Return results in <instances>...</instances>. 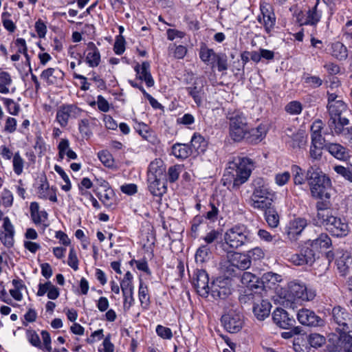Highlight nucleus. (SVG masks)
I'll return each instance as SVG.
<instances>
[{
	"label": "nucleus",
	"instance_id": "obj_1",
	"mask_svg": "<svg viewBox=\"0 0 352 352\" xmlns=\"http://www.w3.org/2000/svg\"><path fill=\"white\" fill-rule=\"evenodd\" d=\"M329 120V127L332 133L341 136L346 142L352 141V126L345 117L348 113L347 105L344 101L327 105Z\"/></svg>",
	"mask_w": 352,
	"mask_h": 352
},
{
	"label": "nucleus",
	"instance_id": "obj_2",
	"mask_svg": "<svg viewBox=\"0 0 352 352\" xmlns=\"http://www.w3.org/2000/svg\"><path fill=\"white\" fill-rule=\"evenodd\" d=\"M254 162L246 157H236L229 162L223 175V184H232L233 189H238L246 182L254 169Z\"/></svg>",
	"mask_w": 352,
	"mask_h": 352
},
{
	"label": "nucleus",
	"instance_id": "obj_3",
	"mask_svg": "<svg viewBox=\"0 0 352 352\" xmlns=\"http://www.w3.org/2000/svg\"><path fill=\"white\" fill-rule=\"evenodd\" d=\"M306 179L310 188L311 196L318 199H330L331 180L318 168L311 166L307 171Z\"/></svg>",
	"mask_w": 352,
	"mask_h": 352
},
{
	"label": "nucleus",
	"instance_id": "obj_4",
	"mask_svg": "<svg viewBox=\"0 0 352 352\" xmlns=\"http://www.w3.org/2000/svg\"><path fill=\"white\" fill-rule=\"evenodd\" d=\"M224 241L219 243L224 252L230 251L228 248L237 249L251 241L250 230L243 224L235 225L226 232Z\"/></svg>",
	"mask_w": 352,
	"mask_h": 352
},
{
	"label": "nucleus",
	"instance_id": "obj_5",
	"mask_svg": "<svg viewBox=\"0 0 352 352\" xmlns=\"http://www.w3.org/2000/svg\"><path fill=\"white\" fill-rule=\"evenodd\" d=\"M148 189L151 193L161 197L166 192L165 167L162 162H153L149 166Z\"/></svg>",
	"mask_w": 352,
	"mask_h": 352
},
{
	"label": "nucleus",
	"instance_id": "obj_6",
	"mask_svg": "<svg viewBox=\"0 0 352 352\" xmlns=\"http://www.w3.org/2000/svg\"><path fill=\"white\" fill-rule=\"evenodd\" d=\"M254 185L255 188L250 198L252 206L261 210L269 208L272 206L274 194L263 184L261 179L255 181Z\"/></svg>",
	"mask_w": 352,
	"mask_h": 352
},
{
	"label": "nucleus",
	"instance_id": "obj_7",
	"mask_svg": "<svg viewBox=\"0 0 352 352\" xmlns=\"http://www.w3.org/2000/svg\"><path fill=\"white\" fill-rule=\"evenodd\" d=\"M318 223L322 224L332 235L338 237L345 236L349 232L348 223L331 213Z\"/></svg>",
	"mask_w": 352,
	"mask_h": 352
},
{
	"label": "nucleus",
	"instance_id": "obj_8",
	"mask_svg": "<svg viewBox=\"0 0 352 352\" xmlns=\"http://www.w3.org/2000/svg\"><path fill=\"white\" fill-rule=\"evenodd\" d=\"M232 307L234 306L231 305ZM225 309V314L221 317V322L223 324L225 329L231 333L239 332L243 327V320L239 312L233 308L230 309L226 306L223 307Z\"/></svg>",
	"mask_w": 352,
	"mask_h": 352
},
{
	"label": "nucleus",
	"instance_id": "obj_9",
	"mask_svg": "<svg viewBox=\"0 0 352 352\" xmlns=\"http://www.w3.org/2000/svg\"><path fill=\"white\" fill-rule=\"evenodd\" d=\"M82 110L74 104L60 106L56 112V120L62 127H65L69 119L78 118Z\"/></svg>",
	"mask_w": 352,
	"mask_h": 352
},
{
	"label": "nucleus",
	"instance_id": "obj_10",
	"mask_svg": "<svg viewBox=\"0 0 352 352\" xmlns=\"http://www.w3.org/2000/svg\"><path fill=\"white\" fill-rule=\"evenodd\" d=\"M212 297L215 299L226 300L231 295L230 281L218 278L213 281L210 289Z\"/></svg>",
	"mask_w": 352,
	"mask_h": 352
},
{
	"label": "nucleus",
	"instance_id": "obj_11",
	"mask_svg": "<svg viewBox=\"0 0 352 352\" xmlns=\"http://www.w3.org/2000/svg\"><path fill=\"white\" fill-rule=\"evenodd\" d=\"M297 318L300 324L305 326L318 327L324 324V320L314 311L301 309L297 313Z\"/></svg>",
	"mask_w": 352,
	"mask_h": 352
},
{
	"label": "nucleus",
	"instance_id": "obj_12",
	"mask_svg": "<svg viewBox=\"0 0 352 352\" xmlns=\"http://www.w3.org/2000/svg\"><path fill=\"white\" fill-rule=\"evenodd\" d=\"M208 282L209 278L206 272L204 270H197L195 273L192 283L199 296L204 298L208 296L210 289Z\"/></svg>",
	"mask_w": 352,
	"mask_h": 352
},
{
	"label": "nucleus",
	"instance_id": "obj_13",
	"mask_svg": "<svg viewBox=\"0 0 352 352\" xmlns=\"http://www.w3.org/2000/svg\"><path fill=\"white\" fill-rule=\"evenodd\" d=\"M227 258L240 270H245L251 266V256L236 252L227 251Z\"/></svg>",
	"mask_w": 352,
	"mask_h": 352
},
{
	"label": "nucleus",
	"instance_id": "obj_14",
	"mask_svg": "<svg viewBox=\"0 0 352 352\" xmlns=\"http://www.w3.org/2000/svg\"><path fill=\"white\" fill-rule=\"evenodd\" d=\"M289 296L294 299H300L302 300H311L314 296V292L307 291L305 285L298 283H290L289 285Z\"/></svg>",
	"mask_w": 352,
	"mask_h": 352
},
{
	"label": "nucleus",
	"instance_id": "obj_15",
	"mask_svg": "<svg viewBox=\"0 0 352 352\" xmlns=\"http://www.w3.org/2000/svg\"><path fill=\"white\" fill-rule=\"evenodd\" d=\"M272 318L274 322L283 329H289L296 324V320L293 318H289L288 313L282 308H276L273 312Z\"/></svg>",
	"mask_w": 352,
	"mask_h": 352
},
{
	"label": "nucleus",
	"instance_id": "obj_16",
	"mask_svg": "<svg viewBox=\"0 0 352 352\" xmlns=\"http://www.w3.org/2000/svg\"><path fill=\"white\" fill-rule=\"evenodd\" d=\"M271 307V303L261 297L260 301H256L253 305L252 311L256 319L261 321L269 317Z\"/></svg>",
	"mask_w": 352,
	"mask_h": 352
},
{
	"label": "nucleus",
	"instance_id": "obj_17",
	"mask_svg": "<svg viewBox=\"0 0 352 352\" xmlns=\"http://www.w3.org/2000/svg\"><path fill=\"white\" fill-rule=\"evenodd\" d=\"M266 133L267 130L264 125L261 124L252 129L249 126L243 140L249 144H256L265 137Z\"/></svg>",
	"mask_w": 352,
	"mask_h": 352
},
{
	"label": "nucleus",
	"instance_id": "obj_18",
	"mask_svg": "<svg viewBox=\"0 0 352 352\" xmlns=\"http://www.w3.org/2000/svg\"><path fill=\"white\" fill-rule=\"evenodd\" d=\"M3 231L0 234V240L4 245L11 247L14 244V227L8 217L3 219Z\"/></svg>",
	"mask_w": 352,
	"mask_h": 352
},
{
	"label": "nucleus",
	"instance_id": "obj_19",
	"mask_svg": "<svg viewBox=\"0 0 352 352\" xmlns=\"http://www.w3.org/2000/svg\"><path fill=\"white\" fill-rule=\"evenodd\" d=\"M324 148L339 160L346 161L349 158L348 149L340 144L327 143L324 145Z\"/></svg>",
	"mask_w": 352,
	"mask_h": 352
},
{
	"label": "nucleus",
	"instance_id": "obj_20",
	"mask_svg": "<svg viewBox=\"0 0 352 352\" xmlns=\"http://www.w3.org/2000/svg\"><path fill=\"white\" fill-rule=\"evenodd\" d=\"M242 284L253 290L254 289H262L264 287L263 282L260 280L258 277L251 272H243L241 278Z\"/></svg>",
	"mask_w": 352,
	"mask_h": 352
},
{
	"label": "nucleus",
	"instance_id": "obj_21",
	"mask_svg": "<svg viewBox=\"0 0 352 352\" xmlns=\"http://www.w3.org/2000/svg\"><path fill=\"white\" fill-rule=\"evenodd\" d=\"M150 64L148 62H143L140 66L135 67V71L139 74V78L144 80L148 87H152L154 85V80L149 71Z\"/></svg>",
	"mask_w": 352,
	"mask_h": 352
},
{
	"label": "nucleus",
	"instance_id": "obj_22",
	"mask_svg": "<svg viewBox=\"0 0 352 352\" xmlns=\"http://www.w3.org/2000/svg\"><path fill=\"white\" fill-rule=\"evenodd\" d=\"M88 53L86 56L87 63L90 67H97L100 62V54L98 49L93 42L87 44Z\"/></svg>",
	"mask_w": 352,
	"mask_h": 352
},
{
	"label": "nucleus",
	"instance_id": "obj_23",
	"mask_svg": "<svg viewBox=\"0 0 352 352\" xmlns=\"http://www.w3.org/2000/svg\"><path fill=\"white\" fill-rule=\"evenodd\" d=\"M307 225V220L305 219L298 218L295 219L289 227L287 231L289 238L293 239L295 236L300 234Z\"/></svg>",
	"mask_w": 352,
	"mask_h": 352
},
{
	"label": "nucleus",
	"instance_id": "obj_24",
	"mask_svg": "<svg viewBox=\"0 0 352 352\" xmlns=\"http://www.w3.org/2000/svg\"><path fill=\"white\" fill-rule=\"evenodd\" d=\"M227 118L230 121V126H232L234 124L239 126H249L247 117L240 111L236 110L229 112Z\"/></svg>",
	"mask_w": 352,
	"mask_h": 352
},
{
	"label": "nucleus",
	"instance_id": "obj_25",
	"mask_svg": "<svg viewBox=\"0 0 352 352\" xmlns=\"http://www.w3.org/2000/svg\"><path fill=\"white\" fill-rule=\"evenodd\" d=\"M189 95H190L194 99L195 103L200 105L202 101V96L204 94V85L202 81L198 82L195 81L192 87L186 88Z\"/></svg>",
	"mask_w": 352,
	"mask_h": 352
},
{
	"label": "nucleus",
	"instance_id": "obj_26",
	"mask_svg": "<svg viewBox=\"0 0 352 352\" xmlns=\"http://www.w3.org/2000/svg\"><path fill=\"white\" fill-rule=\"evenodd\" d=\"M330 199H320L321 201H318L316 203V209H317V219L318 223L320 222L322 220H324V218L328 217V215H330L331 213L329 210L330 207Z\"/></svg>",
	"mask_w": 352,
	"mask_h": 352
},
{
	"label": "nucleus",
	"instance_id": "obj_27",
	"mask_svg": "<svg viewBox=\"0 0 352 352\" xmlns=\"http://www.w3.org/2000/svg\"><path fill=\"white\" fill-rule=\"evenodd\" d=\"M172 153L177 158L186 159L190 156L192 152L189 145L177 143L172 146Z\"/></svg>",
	"mask_w": 352,
	"mask_h": 352
},
{
	"label": "nucleus",
	"instance_id": "obj_28",
	"mask_svg": "<svg viewBox=\"0 0 352 352\" xmlns=\"http://www.w3.org/2000/svg\"><path fill=\"white\" fill-rule=\"evenodd\" d=\"M300 252L303 255V258L307 262V265H311L317 258V254L315 248L310 246L309 241L306 242L305 245L300 248Z\"/></svg>",
	"mask_w": 352,
	"mask_h": 352
},
{
	"label": "nucleus",
	"instance_id": "obj_29",
	"mask_svg": "<svg viewBox=\"0 0 352 352\" xmlns=\"http://www.w3.org/2000/svg\"><path fill=\"white\" fill-rule=\"evenodd\" d=\"M308 241L315 249L328 248L331 245V240L327 233H321L316 239Z\"/></svg>",
	"mask_w": 352,
	"mask_h": 352
},
{
	"label": "nucleus",
	"instance_id": "obj_30",
	"mask_svg": "<svg viewBox=\"0 0 352 352\" xmlns=\"http://www.w3.org/2000/svg\"><path fill=\"white\" fill-rule=\"evenodd\" d=\"M317 6L318 3L314 6V7L309 10L307 12V19L304 22L301 21V19H299V16H298V21L300 23V25H316L320 19V14L318 13L317 10Z\"/></svg>",
	"mask_w": 352,
	"mask_h": 352
},
{
	"label": "nucleus",
	"instance_id": "obj_31",
	"mask_svg": "<svg viewBox=\"0 0 352 352\" xmlns=\"http://www.w3.org/2000/svg\"><path fill=\"white\" fill-rule=\"evenodd\" d=\"M249 126H239L234 124L230 126V135L235 142H241L244 140Z\"/></svg>",
	"mask_w": 352,
	"mask_h": 352
},
{
	"label": "nucleus",
	"instance_id": "obj_32",
	"mask_svg": "<svg viewBox=\"0 0 352 352\" xmlns=\"http://www.w3.org/2000/svg\"><path fill=\"white\" fill-rule=\"evenodd\" d=\"M63 76V73L60 69L48 68L42 72L41 77L47 83L54 84L57 78H62Z\"/></svg>",
	"mask_w": 352,
	"mask_h": 352
},
{
	"label": "nucleus",
	"instance_id": "obj_33",
	"mask_svg": "<svg viewBox=\"0 0 352 352\" xmlns=\"http://www.w3.org/2000/svg\"><path fill=\"white\" fill-rule=\"evenodd\" d=\"M263 210H265V220L268 225L272 228H276L279 223V216L276 210L272 206Z\"/></svg>",
	"mask_w": 352,
	"mask_h": 352
},
{
	"label": "nucleus",
	"instance_id": "obj_34",
	"mask_svg": "<svg viewBox=\"0 0 352 352\" xmlns=\"http://www.w3.org/2000/svg\"><path fill=\"white\" fill-rule=\"evenodd\" d=\"M331 55L336 58L342 60L347 58V49L340 42H336L331 45Z\"/></svg>",
	"mask_w": 352,
	"mask_h": 352
},
{
	"label": "nucleus",
	"instance_id": "obj_35",
	"mask_svg": "<svg viewBox=\"0 0 352 352\" xmlns=\"http://www.w3.org/2000/svg\"><path fill=\"white\" fill-rule=\"evenodd\" d=\"M206 145V144L204 137L198 133H195L193 135L191 138L190 146V147L192 148V151L194 150L198 153L204 152L205 151Z\"/></svg>",
	"mask_w": 352,
	"mask_h": 352
},
{
	"label": "nucleus",
	"instance_id": "obj_36",
	"mask_svg": "<svg viewBox=\"0 0 352 352\" xmlns=\"http://www.w3.org/2000/svg\"><path fill=\"white\" fill-rule=\"evenodd\" d=\"M98 197L106 207L112 208L115 206L114 194L112 190H105L102 193H98Z\"/></svg>",
	"mask_w": 352,
	"mask_h": 352
},
{
	"label": "nucleus",
	"instance_id": "obj_37",
	"mask_svg": "<svg viewBox=\"0 0 352 352\" xmlns=\"http://www.w3.org/2000/svg\"><path fill=\"white\" fill-rule=\"evenodd\" d=\"M220 270L225 276L223 279L230 281L229 278L236 274V268L228 258L226 261L221 263Z\"/></svg>",
	"mask_w": 352,
	"mask_h": 352
},
{
	"label": "nucleus",
	"instance_id": "obj_38",
	"mask_svg": "<svg viewBox=\"0 0 352 352\" xmlns=\"http://www.w3.org/2000/svg\"><path fill=\"white\" fill-rule=\"evenodd\" d=\"M261 297V295L258 292H245L243 294L239 296V300L241 304H252L254 305L256 301H260Z\"/></svg>",
	"mask_w": 352,
	"mask_h": 352
},
{
	"label": "nucleus",
	"instance_id": "obj_39",
	"mask_svg": "<svg viewBox=\"0 0 352 352\" xmlns=\"http://www.w3.org/2000/svg\"><path fill=\"white\" fill-rule=\"evenodd\" d=\"M351 259L348 254H343L340 258L336 259L337 267L342 276H345L349 272V263Z\"/></svg>",
	"mask_w": 352,
	"mask_h": 352
},
{
	"label": "nucleus",
	"instance_id": "obj_40",
	"mask_svg": "<svg viewBox=\"0 0 352 352\" xmlns=\"http://www.w3.org/2000/svg\"><path fill=\"white\" fill-rule=\"evenodd\" d=\"M210 250L208 245H201L198 248L195 254V261L197 263H203L209 259Z\"/></svg>",
	"mask_w": 352,
	"mask_h": 352
},
{
	"label": "nucleus",
	"instance_id": "obj_41",
	"mask_svg": "<svg viewBox=\"0 0 352 352\" xmlns=\"http://www.w3.org/2000/svg\"><path fill=\"white\" fill-rule=\"evenodd\" d=\"M308 342L312 347L318 348L326 343V338L319 333H311L308 337Z\"/></svg>",
	"mask_w": 352,
	"mask_h": 352
},
{
	"label": "nucleus",
	"instance_id": "obj_42",
	"mask_svg": "<svg viewBox=\"0 0 352 352\" xmlns=\"http://www.w3.org/2000/svg\"><path fill=\"white\" fill-rule=\"evenodd\" d=\"M12 163L14 173L17 175H20L23 172L24 161L19 152H16L14 154Z\"/></svg>",
	"mask_w": 352,
	"mask_h": 352
},
{
	"label": "nucleus",
	"instance_id": "obj_43",
	"mask_svg": "<svg viewBox=\"0 0 352 352\" xmlns=\"http://www.w3.org/2000/svg\"><path fill=\"white\" fill-rule=\"evenodd\" d=\"M340 340L346 352H352V333H342Z\"/></svg>",
	"mask_w": 352,
	"mask_h": 352
},
{
	"label": "nucleus",
	"instance_id": "obj_44",
	"mask_svg": "<svg viewBox=\"0 0 352 352\" xmlns=\"http://www.w3.org/2000/svg\"><path fill=\"white\" fill-rule=\"evenodd\" d=\"M213 50L208 49L206 47H201L200 49L199 56L204 63H208L210 60H214L215 56H217Z\"/></svg>",
	"mask_w": 352,
	"mask_h": 352
},
{
	"label": "nucleus",
	"instance_id": "obj_45",
	"mask_svg": "<svg viewBox=\"0 0 352 352\" xmlns=\"http://www.w3.org/2000/svg\"><path fill=\"white\" fill-rule=\"evenodd\" d=\"M214 61L217 62V65L219 72L228 69V58L225 54H217V56H215Z\"/></svg>",
	"mask_w": 352,
	"mask_h": 352
},
{
	"label": "nucleus",
	"instance_id": "obj_46",
	"mask_svg": "<svg viewBox=\"0 0 352 352\" xmlns=\"http://www.w3.org/2000/svg\"><path fill=\"white\" fill-rule=\"evenodd\" d=\"M306 144V138L302 133L294 134L292 140V146L294 148H300Z\"/></svg>",
	"mask_w": 352,
	"mask_h": 352
},
{
	"label": "nucleus",
	"instance_id": "obj_47",
	"mask_svg": "<svg viewBox=\"0 0 352 352\" xmlns=\"http://www.w3.org/2000/svg\"><path fill=\"white\" fill-rule=\"evenodd\" d=\"M78 129L83 138L88 139L91 135L89 129V122L87 119H82L78 124Z\"/></svg>",
	"mask_w": 352,
	"mask_h": 352
},
{
	"label": "nucleus",
	"instance_id": "obj_48",
	"mask_svg": "<svg viewBox=\"0 0 352 352\" xmlns=\"http://www.w3.org/2000/svg\"><path fill=\"white\" fill-rule=\"evenodd\" d=\"M182 168L180 165H175L168 168V179L170 182H175L178 179Z\"/></svg>",
	"mask_w": 352,
	"mask_h": 352
},
{
	"label": "nucleus",
	"instance_id": "obj_49",
	"mask_svg": "<svg viewBox=\"0 0 352 352\" xmlns=\"http://www.w3.org/2000/svg\"><path fill=\"white\" fill-rule=\"evenodd\" d=\"M285 111L294 115L299 114L302 111V105L299 102L293 101L285 106Z\"/></svg>",
	"mask_w": 352,
	"mask_h": 352
},
{
	"label": "nucleus",
	"instance_id": "obj_50",
	"mask_svg": "<svg viewBox=\"0 0 352 352\" xmlns=\"http://www.w3.org/2000/svg\"><path fill=\"white\" fill-rule=\"evenodd\" d=\"M125 40L124 38L119 35L116 37V42L114 43L113 50L116 54L120 55L125 50Z\"/></svg>",
	"mask_w": 352,
	"mask_h": 352
},
{
	"label": "nucleus",
	"instance_id": "obj_51",
	"mask_svg": "<svg viewBox=\"0 0 352 352\" xmlns=\"http://www.w3.org/2000/svg\"><path fill=\"white\" fill-rule=\"evenodd\" d=\"M139 297L142 305H148L149 302V296L148 294V289L146 286H144L142 281H140L139 288Z\"/></svg>",
	"mask_w": 352,
	"mask_h": 352
},
{
	"label": "nucleus",
	"instance_id": "obj_52",
	"mask_svg": "<svg viewBox=\"0 0 352 352\" xmlns=\"http://www.w3.org/2000/svg\"><path fill=\"white\" fill-rule=\"evenodd\" d=\"M98 158L100 162L107 167H111L113 165V159L111 155L107 151H100L98 153Z\"/></svg>",
	"mask_w": 352,
	"mask_h": 352
},
{
	"label": "nucleus",
	"instance_id": "obj_53",
	"mask_svg": "<svg viewBox=\"0 0 352 352\" xmlns=\"http://www.w3.org/2000/svg\"><path fill=\"white\" fill-rule=\"evenodd\" d=\"M15 44L19 47L18 53L23 54L25 56L27 61L28 62V64L30 65V60H29L30 58H29V56L27 52L28 49L26 47V43H25V39L17 38L15 41Z\"/></svg>",
	"mask_w": 352,
	"mask_h": 352
},
{
	"label": "nucleus",
	"instance_id": "obj_54",
	"mask_svg": "<svg viewBox=\"0 0 352 352\" xmlns=\"http://www.w3.org/2000/svg\"><path fill=\"white\" fill-rule=\"evenodd\" d=\"M333 169L338 174L342 175L349 181L352 182V172L349 168L342 166H336Z\"/></svg>",
	"mask_w": 352,
	"mask_h": 352
},
{
	"label": "nucleus",
	"instance_id": "obj_55",
	"mask_svg": "<svg viewBox=\"0 0 352 352\" xmlns=\"http://www.w3.org/2000/svg\"><path fill=\"white\" fill-rule=\"evenodd\" d=\"M67 263L68 265L74 270H77L78 269V259L74 248L70 249Z\"/></svg>",
	"mask_w": 352,
	"mask_h": 352
},
{
	"label": "nucleus",
	"instance_id": "obj_56",
	"mask_svg": "<svg viewBox=\"0 0 352 352\" xmlns=\"http://www.w3.org/2000/svg\"><path fill=\"white\" fill-rule=\"evenodd\" d=\"M156 332L159 336L164 339H170L173 337L171 330L169 328L162 325H157Z\"/></svg>",
	"mask_w": 352,
	"mask_h": 352
},
{
	"label": "nucleus",
	"instance_id": "obj_57",
	"mask_svg": "<svg viewBox=\"0 0 352 352\" xmlns=\"http://www.w3.org/2000/svg\"><path fill=\"white\" fill-rule=\"evenodd\" d=\"M324 146L311 144L310 146L309 155L314 160H320L322 157V149Z\"/></svg>",
	"mask_w": 352,
	"mask_h": 352
},
{
	"label": "nucleus",
	"instance_id": "obj_58",
	"mask_svg": "<svg viewBox=\"0 0 352 352\" xmlns=\"http://www.w3.org/2000/svg\"><path fill=\"white\" fill-rule=\"evenodd\" d=\"M221 236V233L215 230H212L204 237V241L207 244H210L217 241Z\"/></svg>",
	"mask_w": 352,
	"mask_h": 352
},
{
	"label": "nucleus",
	"instance_id": "obj_59",
	"mask_svg": "<svg viewBox=\"0 0 352 352\" xmlns=\"http://www.w3.org/2000/svg\"><path fill=\"white\" fill-rule=\"evenodd\" d=\"M305 83L309 85L310 87L313 88H316L320 87L322 83V80L318 76H308L305 78Z\"/></svg>",
	"mask_w": 352,
	"mask_h": 352
},
{
	"label": "nucleus",
	"instance_id": "obj_60",
	"mask_svg": "<svg viewBox=\"0 0 352 352\" xmlns=\"http://www.w3.org/2000/svg\"><path fill=\"white\" fill-rule=\"evenodd\" d=\"M263 19L266 31L270 32L271 28H272L275 24L274 14H267L266 18H263Z\"/></svg>",
	"mask_w": 352,
	"mask_h": 352
},
{
	"label": "nucleus",
	"instance_id": "obj_61",
	"mask_svg": "<svg viewBox=\"0 0 352 352\" xmlns=\"http://www.w3.org/2000/svg\"><path fill=\"white\" fill-rule=\"evenodd\" d=\"M5 104L8 107L9 112L12 115H16L19 111V105L16 104L12 99H6Z\"/></svg>",
	"mask_w": 352,
	"mask_h": 352
},
{
	"label": "nucleus",
	"instance_id": "obj_62",
	"mask_svg": "<svg viewBox=\"0 0 352 352\" xmlns=\"http://www.w3.org/2000/svg\"><path fill=\"white\" fill-rule=\"evenodd\" d=\"M290 174L289 172H284L276 175V182L279 186L285 185L289 179Z\"/></svg>",
	"mask_w": 352,
	"mask_h": 352
},
{
	"label": "nucleus",
	"instance_id": "obj_63",
	"mask_svg": "<svg viewBox=\"0 0 352 352\" xmlns=\"http://www.w3.org/2000/svg\"><path fill=\"white\" fill-rule=\"evenodd\" d=\"M291 262L296 265H307V262L303 258V255L300 251L299 253L292 255L290 258Z\"/></svg>",
	"mask_w": 352,
	"mask_h": 352
},
{
	"label": "nucleus",
	"instance_id": "obj_64",
	"mask_svg": "<svg viewBox=\"0 0 352 352\" xmlns=\"http://www.w3.org/2000/svg\"><path fill=\"white\" fill-rule=\"evenodd\" d=\"M97 104L98 107L100 111L107 112L109 110V102L102 96H98Z\"/></svg>",
	"mask_w": 352,
	"mask_h": 352
}]
</instances>
